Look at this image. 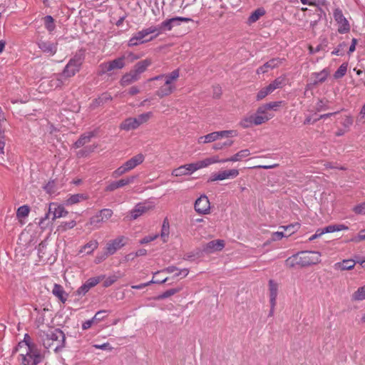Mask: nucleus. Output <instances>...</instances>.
Returning a JSON list of instances; mask_svg holds the SVG:
<instances>
[{
  "label": "nucleus",
  "mask_w": 365,
  "mask_h": 365,
  "mask_svg": "<svg viewBox=\"0 0 365 365\" xmlns=\"http://www.w3.org/2000/svg\"><path fill=\"white\" fill-rule=\"evenodd\" d=\"M281 63V61L279 58H273L265 63L263 66L257 68V73H264L268 71L269 69H273L277 67Z\"/></svg>",
  "instance_id": "c756f323"
},
{
  "label": "nucleus",
  "mask_w": 365,
  "mask_h": 365,
  "mask_svg": "<svg viewBox=\"0 0 365 365\" xmlns=\"http://www.w3.org/2000/svg\"><path fill=\"white\" fill-rule=\"evenodd\" d=\"M324 230L323 229H319L316 231L315 234L313 235L312 237H309V241H312L319 237H321L322 235H324Z\"/></svg>",
  "instance_id": "338daca9"
},
{
  "label": "nucleus",
  "mask_w": 365,
  "mask_h": 365,
  "mask_svg": "<svg viewBox=\"0 0 365 365\" xmlns=\"http://www.w3.org/2000/svg\"><path fill=\"white\" fill-rule=\"evenodd\" d=\"M30 209L28 205H22L19 207L16 212V217L20 218H24L27 217L29 214Z\"/></svg>",
  "instance_id": "a18cd8bd"
},
{
  "label": "nucleus",
  "mask_w": 365,
  "mask_h": 365,
  "mask_svg": "<svg viewBox=\"0 0 365 365\" xmlns=\"http://www.w3.org/2000/svg\"><path fill=\"white\" fill-rule=\"evenodd\" d=\"M169 234H170V225H169L168 220L167 218H165L163 220L161 232H160L161 239L163 240V241L164 242L168 241Z\"/></svg>",
  "instance_id": "a19ab883"
},
{
  "label": "nucleus",
  "mask_w": 365,
  "mask_h": 365,
  "mask_svg": "<svg viewBox=\"0 0 365 365\" xmlns=\"http://www.w3.org/2000/svg\"><path fill=\"white\" fill-rule=\"evenodd\" d=\"M237 135V132L234 130L215 131L207 134L203 136H200L197 139L199 144H206L215 142L220 138H232Z\"/></svg>",
  "instance_id": "0eeeda50"
},
{
  "label": "nucleus",
  "mask_w": 365,
  "mask_h": 365,
  "mask_svg": "<svg viewBox=\"0 0 365 365\" xmlns=\"http://www.w3.org/2000/svg\"><path fill=\"white\" fill-rule=\"evenodd\" d=\"M181 290H182V287L170 289L165 291L163 294L158 295V297H155V299L158 300L168 298L172 295H174L175 294L180 292Z\"/></svg>",
  "instance_id": "c03bdc74"
},
{
  "label": "nucleus",
  "mask_w": 365,
  "mask_h": 365,
  "mask_svg": "<svg viewBox=\"0 0 365 365\" xmlns=\"http://www.w3.org/2000/svg\"><path fill=\"white\" fill-rule=\"evenodd\" d=\"M145 160V156L142 153H139L126 162H125L123 164L126 167L128 171H130L133 170L135 168H136L138 165L143 163V162Z\"/></svg>",
  "instance_id": "393cba45"
},
{
  "label": "nucleus",
  "mask_w": 365,
  "mask_h": 365,
  "mask_svg": "<svg viewBox=\"0 0 365 365\" xmlns=\"http://www.w3.org/2000/svg\"><path fill=\"white\" fill-rule=\"evenodd\" d=\"M109 255H110L108 254L107 251L105 253H103V254L98 255L96 257L95 262L96 264H99L101 262H103V260H105Z\"/></svg>",
  "instance_id": "e2e57ef3"
},
{
  "label": "nucleus",
  "mask_w": 365,
  "mask_h": 365,
  "mask_svg": "<svg viewBox=\"0 0 365 365\" xmlns=\"http://www.w3.org/2000/svg\"><path fill=\"white\" fill-rule=\"evenodd\" d=\"M225 243L223 240H215L207 242L203 248L206 253H213L221 251L225 247Z\"/></svg>",
  "instance_id": "aec40b11"
},
{
  "label": "nucleus",
  "mask_w": 365,
  "mask_h": 365,
  "mask_svg": "<svg viewBox=\"0 0 365 365\" xmlns=\"http://www.w3.org/2000/svg\"><path fill=\"white\" fill-rule=\"evenodd\" d=\"M354 212L356 214H365V202L361 203L355 206L353 209Z\"/></svg>",
  "instance_id": "4d7b16f0"
},
{
  "label": "nucleus",
  "mask_w": 365,
  "mask_h": 365,
  "mask_svg": "<svg viewBox=\"0 0 365 365\" xmlns=\"http://www.w3.org/2000/svg\"><path fill=\"white\" fill-rule=\"evenodd\" d=\"M355 262L351 259H344L341 262H337L334 264L335 269L344 271L350 270L354 267Z\"/></svg>",
  "instance_id": "f704fd0d"
},
{
  "label": "nucleus",
  "mask_w": 365,
  "mask_h": 365,
  "mask_svg": "<svg viewBox=\"0 0 365 365\" xmlns=\"http://www.w3.org/2000/svg\"><path fill=\"white\" fill-rule=\"evenodd\" d=\"M321 262V253L319 252L304 251L289 257L286 260L287 266L294 267L297 265L307 267L317 264Z\"/></svg>",
  "instance_id": "7ed1b4c3"
},
{
  "label": "nucleus",
  "mask_w": 365,
  "mask_h": 365,
  "mask_svg": "<svg viewBox=\"0 0 365 365\" xmlns=\"http://www.w3.org/2000/svg\"><path fill=\"white\" fill-rule=\"evenodd\" d=\"M108 313L107 310H101L96 313L94 317L92 318V319L94 321L95 323H98L101 321H102L104 318L106 317V314Z\"/></svg>",
  "instance_id": "603ef678"
},
{
  "label": "nucleus",
  "mask_w": 365,
  "mask_h": 365,
  "mask_svg": "<svg viewBox=\"0 0 365 365\" xmlns=\"http://www.w3.org/2000/svg\"><path fill=\"white\" fill-rule=\"evenodd\" d=\"M88 198V195L85 194L78 193L68 196L66 200L65 204L66 205H73L74 204L78 203L81 201L86 200Z\"/></svg>",
  "instance_id": "72a5a7b5"
},
{
  "label": "nucleus",
  "mask_w": 365,
  "mask_h": 365,
  "mask_svg": "<svg viewBox=\"0 0 365 365\" xmlns=\"http://www.w3.org/2000/svg\"><path fill=\"white\" fill-rule=\"evenodd\" d=\"M66 79L63 73L55 74L52 79L50 81V86L51 88H61Z\"/></svg>",
  "instance_id": "c9c22d12"
},
{
  "label": "nucleus",
  "mask_w": 365,
  "mask_h": 365,
  "mask_svg": "<svg viewBox=\"0 0 365 365\" xmlns=\"http://www.w3.org/2000/svg\"><path fill=\"white\" fill-rule=\"evenodd\" d=\"M76 225V222L75 220H71L70 222H61V224L58 226V229L62 231H66L68 229H71L74 227Z\"/></svg>",
  "instance_id": "3c124183"
},
{
  "label": "nucleus",
  "mask_w": 365,
  "mask_h": 365,
  "mask_svg": "<svg viewBox=\"0 0 365 365\" xmlns=\"http://www.w3.org/2000/svg\"><path fill=\"white\" fill-rule=\"evenodd\" d=\"M353 123V119L350 116H346L342 122V125L346 127H350Z\"/></svg>",
  "instance_id": "0e129e2a"
},
{
  "label": "nucleus",
  "mask_w": 365,
  "mask_h": 365,
  "mask_svg": "<svg viewBox=\"0 0 365 365\" xmlns=\"http://www.w3.org/2000/svg\"><path fill=\"white\" fill-rule=\"evenodd\" d=\"M98 247V242L96 240H91L83 246L79 250L80 253L86 252L91 254Z\"/></svg>",
  "instance_id": "4c0bfd02"
},
{
  "label": "nucleus",
  "mask_w": 365,
  "mask_h": 365,
  "mask_svg": "<svg viewBox=\"0 0 365 365\" xmlns=\"http://www.w3.org/2000/svg\"><path fill=\"white\" fill-rule=\"evenodd\" d=\"M162 272H165L168 274L174 273V277H185L187 276L189 273V270L187 268H184L182 269H179L178 267L175 266H170L161 271Z\"/></svg>",
  "instance_id": "7c9ffc66"
},
{
  "label": "nucleus",
  "mask_w": 365,
  "mask_h": 365,
  "mask_svg": "<svg viewBox=\"0 0 365 365\" xmlns=\"http://www.w3.org/2000/svg\"><path fill=\"white\" fill-rule=\"evenodd\" d=\"M135 118H128L120 124V129L130 131L138 128Z\"/></svg>",
  "instance_id": "2f4dec72"
},
{
  "label": "nucleus",
  "mask_w": 365,
  "mask_h": 365,
  "mask_svg": "<svg viewBox=\"0 0 365 365\" xmlns=\"http://www.w3.org/2000/svg\"><path fill=\"white\" fill-rule=\"evenodd\" d=\"M18 359L22 365H37L42 359L36 345H29L26 341H20L16 348Z\"/></svg>",
  "instance_id": "f03ea898"
},
{
  "label": "nucleus",
  "mask_w": 365,
  "mask_h": 365,
  "mask_svg": "<svg viewBox=\"0 0 365 365\" xmlns=\"http://www.w3.org/2000/svg\"><path fill=\"white\" fill-rule=\"evenodd\" d=\"M100 282V279L98 277H93L88 279L82 286H81L78 290L77 293L79 295L86 294L90 289L95 287Z\"/></svg>",
  "instance_id": "b1692460"
},
{
  "label": "nucleus",
  "mask_w": 365,
  "mask_h": 365,
  "mask_svg": "<svg viewBox=\"0 0 365 365\" xmlns=\"http://www.w3.org/2000/svg\"><path fill=\"white\" fill-rule=\"evenodd\" d=\"M135 178V176L133 175L120 179L118 181H113L106 187L105 190L106 192H113L120 187H123L125 185L133 183Z\"/></svg>",
  "instance_id": "a211bd4d"
},
{
  "label": "nucleus",
  "mask_w": 365,
  "mask_h": 365,
  "mask_svg": "<svg viewBox=\"0 0 365 365\" xmlns=\"http://www.w3.org/2000/svg\"><path fill=\"white\" fill-rule=\"evenodd\" d=\"M269 301L270 305L273 307L276 306L277 297L278 294V284L272 279L269 281Z\"/></svg>",
  "instance_id": "a878e982"
},
{
  "label": "nucleus",
  "mask_w": 365,
  "mask_h": 365,
  "mask_svg": "<svg viewBox=\"0 0 365 365\" xmlns=\"http://www.w3.org/2000/svg\"><path fill=\"white\" fill-rule=\"evenodd\" d=\"M125 57L123 56L113 61L101 63L99 66L100 73H106L115 69H122L125 66Z\"/></svg>",
  "instance_id": "9b49d317"
},
{
  "label": "nucleus",
  "mask_w": 365,
  "mask_h": 365,
  "mask_svg": "<svg viewBox=\"0 0 365 365\" xmlns=\"http://www.w3.org/2000/svg\"><path fill=\"white\" fill-rule=\"evenodd\" d=\"M324 232L325 233H331L334 232H336V225H330L323 228Z\"/></svg>",
  "instance_id": "69168bd1"
},
{
  "label": "nucleus",
  "mask_w": 365,
  "mask_h": 365,
  "mask_svg": "<svg viewBox=\"0 0 365 365\" xmlns=\"http://www.w3.org/2000/svg\"><path fill=\"white\" fill-rule=\"evenodd\" d=\"M328 76L329 72L326 69H324L319 73H313L311 76V80L312 81V83L314 85H317L324 82Z\"/></svg>",
  "instance_id": "473e14b6"
},
{
  "label": "nucleus",
  "mask_w": 365,
  "mask_h": 365,
  "mask_svg": "<svg viewBox=\"0 0 365 365\" xmlns=\"http://www.w3.org/2000/svg\"><path fill=\"white\" fill-rule=\"evenodd\" d=\"M159 29L150 26L135 33L129 40V46H135L145 42L152 41L159 36Z\"/></svg>",
  "instance_id": "423d86ee"
},
{
  "label": "nucleus",
  "mask_w": 365,
  "mask_h": 365,
  "mask_svg": "<svg viewBox=\"0 0 365 365\" xmlns=\"http://www.w3.org/2000/svg\"><path fill=\"white\" fill-rule=\"evenodd\" d=\"M284 83H285L284 77H279L268 85L269 90L272 91V92H273L277 88H282L283 86V85H284Z\"/></svg>",
  "instance_id": "79ce46f5"
},
{
  "label": "nucleus",
  "mask_w": 365,
  "mask_h": 365,
  "mask_svg": "<svg viewBox=\"0 0 365 365\" xmlns=\"http://www.w3.org/2000/svg\"><path fill=\"white\" fill-rule=\"evenodd\" d=\"M195 172V169L193 163L186 164L184 165H181L178 168L174 169L172 171V175L175 177H180L183 175H187L193 173Z\"/></svg>",
  "instance_id": "4be33fe9"
},
{
  "label": "nucleus",
  "mask_w": 365,
  "mask_h": 365,
  "mask_svg": "<svg viewBox=\"0 0 365 365\" xmlns=\"http://www.w3.org/2000/svg\"><path fill=\"white\" fill-rule=\"evenodd\" d=\"M44 24H45V27L50 32L53 31L55 29L53 19L51 16H46L44 18Z\"/></svg>",
  "instance_id": "09e8293b"
},
{
  "label": "nucleus",
  "mask_w": 365,
  "mask_h": 365,
  "mask_svg": "<svg viewBox=\"0 0 365 365\" xmlns=\"http://www.w3.org/2000/svg\"><path fill=\"white\" fill-rule=\"evenodd\" d=\"M93 347L98 349H102V350H108L111 351L113 349V347L110 346L109 343H104L102 344H94Z\"/></svg>",
  "instance_id": "052dcab7"
},
{
  "label": "nucleus",
  "mask_w": 365,
  "mask_h": 365,
  "mask_svg": "<svg viewBox=\"0 0 365 365\" xmlns=\"http://www.w3.org/2000/svg\"><path fill=\"white\" fill-rule=\"evenodd\" d=\"M351 299L354 301H361L365 299V285L358 288L352 294Z\"/></svg>",
  "instance_id": "37998d69"
},
{
  "label": "nucleus",
  "mask_w": 365,
  "mask_h": 365,
  "mask_svg": "<svg viewBox=\"0 0 365 365\" xmlns=\"http://www.w3.org/2000/svg\"><path fill=\"white\" fill-rule=\"evenodd\" d=\"M239 170L237 169H231L227 170L220 171L217 173H213L210 180L212 182L217 180H224L226 179H232L238 176Z\"/></svg>",
  "instance_id": "dca6fc26"
},
{
  "label": "nucleus",
  "mask_w": 365,
  "mask_h": 365,
  "mask_svg": "<svg viewBox=\"0 0 365 365\" xmlns=\"http://www.w3.org/2000/svg\"><path fill=\"white\" fill-rule=\"evenodd\" d=\"M153 113L149 111L146 113H141L138 115L137 117H135V119L137 121V125L139 128L140 125L147 123L150 119L153 117Z\"/></svg>",
  "instance_id": "58836bf2"
},
{
  "label": "nucleus",
  "mask_w": 365,
  "mask_h": 365,
  "mask_svg": "<svg viewBox=\"0 0 365 365\" xmlns=\"http://www.w3.org/2000/svg\"><path fill=\"white\" fill-rule=\"evenodd\" d=\"M68 213V211L63 205L54 202L50 203L48 212L45 215L44 217L41 219L39 224H42L44 220H47L50 214L53 215L52 220H55L57 218L66 217Z\"/></svg>",
  "instance_id": "9d476101"
},
{
  "label": "nucleus",
  "mask_w": 365,
  "mask_h": 365,
  "mask_svg": "<svg viewBox=\"0 0 365 365\" xmlns=\"http://www.w3.org/2000/svg\"><path fill=\"white\" fill-rule=\"evenodd\" d=\"M158 237V235H152V236H146L145 237H143L140 241V244H147L151 241H153L155 240L157 237Z\"/></svg>",
  "instance_id": "680f3d73"
},
{
  "label": "nucleus",
  "mask_w": 365,
  "mask_h": 365,
  "mask_svg": "<svg viewBox=\"0 0 365 365\" xmlns=\"http://www.w3.org/2000/svg\"><path fill=\"white\" fill-rule=\"evenodd\" d=\"M140 78V77L132 69L122 76L120 83L122 86H127L138 81Z\"/></svg>",
  "instance_id": "5701e85b"
},
{
  "label": "nucleus",
  "mask_w": 365,
  "mask_h": 365,
  "mask_svg": "<svg viewBox=\"0 0 365 365\" xmlns=\"http://www.w3.org/2000/svg\"><path fill=\"white\" fill-rule=\"evenodd\" d=\"M83 60L80 56H74L66 64L62 73L65 78H71L80 71Z\"/></svg>",
  "instance_id": "1a4fd4ad"
},
{
  "label": "nucleus",
  "mask_w": 365,
  "mask_h": 365,
  "mask_svg": "<svg viewBox=\"0 0 365 365\" xmlns=\"http://www.w3.org/2000/svg\"><path fill=\"white\" fill-rule=\"evenodd\" d=\"M125 244V238L123 236H119L114 240H110L106 244V250L110 255H113L117 250L123 247Z\"/></svg>",
  "instance_id": "f3484780"
},
{
  "label": "nucleus",
  "mask_w": 365,
  "mask_h": 365,
  "mask_svg": "<svg viewBox=\"0 0 365 365\" xmlns=\"http://www.w3.org/2000/svg\"><path fill=\"white\" fill-rule=\"evenodd\" d=\"M265 14V10L263 8H258L255 10L249 16L247 22L249 24H252L258 21L260 17Z\"/></svg>",
  "instance_id": "e433bc0d"
},
{
  "label": "nucleus",
  "mask_w": 365,
  "mask_h": 365,
  "mask_svg": "<svg viewBox=\"0 0 365 365\" xmlns=\"http://www.w3.org/2000/svg\"><path fill=\"white\" fill-rule=\"evenodd\" d=\"M272 93V91H269V87L268 86L262 88L258 93H257V99L258 101H260L262 99H263L264 98H265L268 94Z\"/></svg>",
  "instance_id": "864d4df0"
},
{
  "label": "nucleus",
  "mask_w": 365,
  "mask_h": 365,
  "mask_svg": "<svg viewBox=\"0 0 365 365\" xmlns=\"http://www.w3.org/2000/svg\"><path fill=\"white\" fill-rule=\"evenodd\" d=\"M299 228V224L295 223V224H290L287 226H280L279 229L283 230L284 231H287L289 232L287 236H289L292 234H294L295 232L297 231V230Z\"/></svg>",
  "instance_id": "49530a36"
},
{
  "label": "nucleus",
  "mask_w": 365,
  "mask_h": 365,
  "mask_svg": "<svg viewBox=\"0 0 365 365\" xmlns=\"http://www.w3.org/2000/svg\"><path fill=\"white\" fill-rule=\"evenodd\" d=\"M38 47L49 56H53L57 51V43L40 39L37 42Z\"/></svg>",
  "instance_id": "6ab92c4d"
},
{
  "label": "nucleus",
  "mask_w": 365,
  "mask_h": 365,
  "mask_svg": "<svg viewBox=\"0 0 365 365\" xmlns=\"http://www.w3.org/2000/svg\"><path fill=\"white\" fill-rule=\"evenodd\" d=\"M250 151L248 149L241 150L229 158L222 159V163L227 162H237L242 160L243 158H247L250 155Z\"/></svg>",
  "instance_id": "cd10ccee"
},
{
  "label": "nucleus",
  "mask_w": 365,
  "mask_h": 365,
  "mask_svg": "<svg viewBox=\"0 0 365 365\" xmlns=\"http://www.w3.org/2000/svg\"><path fill=\"white\" fill-rule=\"evenodd\" d=\"M365 240V230H363L359 232L357 236L353 237L351 241L354 242H359Z\"/></svg>",
  "instance_id": "13d9d810"
},
{
  "label": "nucleus",
  "mask_w": 365,
  "mask_h": 365,
  "mask_svg": "<svg viewBox=\"0 0 365 365\" xmlns=\"http://www.w3.org/2000/svg\"><path fill=\"white\" fill-rule=\"evenodd\" d=\"M334 18L338 24L339 33L346 34L349 31L350 25L340 9H335L334 11Z\"/></svg>",
  "instance_id": "f8f14e48"
},
{
  "label": "nucleus",
  "mask_w": 365,
  "mask_h": 365,
  "mask_svg": "<svg viewBox=\"0 0 365 365\" xmlns=\"http://www.w3.org/2000/svg\"><path fill=\"white\" fill-rule=\"evenodd\" d=\"M195 211L201 215H207L210 211V203L208 197L203 195L198 197L195 202Z\"/></svg>",
  "instance_id": "2eb2a0df"
},
{
  "label": "nucleus",
  "mask_w": 365,
  "mask_h": 365,
  "mask_svg": "<svg viewBox=\"0 0 365 365\" xmlns=\"http://www.w3.org/2000/svg\"><path fill=\"white\" fill-rule=\"evenodd\" d=\"M272 117L273 114L269 112H266L265 108H263L261 106L257 108L255 114L242 119V121L240 122V125H242V127L247 128L251 127L253 125H261L268 121Z\"/></svg>",
  "instance_id": "39448f33"
},
{
  "label": "nucleus",
  "mask_w": 365,
  "mask_h": 365,
  "mask_svg": "<svg viewBox=\"0 0 365 365\" xmlns=\"http://www.w3.org/2000/svg\"><path fill=\"white\" fill-rule=\"evenodd\" d=\"M222 163V159H220L217 155H213L210 158H205L202 160L193 163L195 171L208 167L210 165Z\"/></svg>",
  "instance_id": "412c9836"
},
{
  "label": "nucleus",
  "mask_w": 365,
  "mask_h": 365,
  "mask_svg": "<svg viewBox=\"0 0 365 365\" xmlns=\"http://www.w3.org/2000/svg\"><path fill=\"white\" fill-rule=\"evenodd\" d=\"M113 212L111 209L104 208L99 210L94 216L90 218L87 225L93 226L94 229H98L103 222L112 217Z\"/></svg>",
  "instance_id": "6e6552de"
},
{
  "label": "nucleus",
  "mask_w": 365,
  "mask_h": 365,
  "mask_svg": "<svg viewBox=\"0 0 365 365\" xmlns=\"http://www.w3.org/2000/svg\"><path fill=\"white\" fill-rule=\"evenodd\" d=\"M180 76V71L178 69L173 71L168 74L159 75L155 77L150 78L148 81H159L164 80V83L160 86L156 91L155 95L162 98L172 94L175 90L174 83L178 80Z\"/></svg>",
  "instance_id": "20e7f679"
},
{
  "label": "nucleus",
  "mask_w": 365,
  "mask_h": 365,
  "mask_svg": "<svg viewBox=\"0 0 365 365\" xmlns=\"http://www.w3.org/2000/svg\"><path fill=\"white\" fill-rule=\"evenodd\" d=\"M93 136L92 133H88L83 134L81 135L79 139L74 143V147L76 148H81L85 144L89 143Z\"/></svg>",
  "instance_id": "ea45409f"
},
{
  "label": "nucleus",
  "mask_w": 365,
  "mask_h": 365,
  "mask_svg": "<svg viewBox=\"0 0 365 365\" xmlns=\"http://www.w3.org/2000/svg\"><path fill=\"white\" fill-rule=\"evenodd\" d=\"M346 70H347V64L346 63H342L339 68L337 69V71L334 73V78H340L341 77H343L346 73Z\"/></svg>",
  "instance_id": "8fccbe9b"
},
{
  "label": "nucleus",
  "mask_w": 365,
  "mask_h": 365,
  "mask_svg": "<svg viewBox=\"0 0 365 365\" xmlns=\"http://www.w3.org/2000/svg\"><path fill=\"white\" fill-rule=\"evenodd\" d=\"M152 63L151 58H145L135 63L133 70L140 77V75L147 70Z\"/></svg>",
  "instance_id": "bb28decb"
},
{
  "label": "nucleus",
  "mask_w": 365,
  "mask_h": 365,
  "mask_svg": "<svg viewBox=\"0 0 365 365\" xmlns=\"http://www.w3.org/2000/svg\"><path fill=\"white\" fill-rule=\"evenodd\" d=\"M281 103L282 102H280V101L271 102V103L264 104L262 106L263 108H265L266 112H268L269 110H276V108L280 106Z\"/></svg>",
  "instance_id": "5fc2aeb1"
},
{
  "label": "nucleus",
  "mask_w": 365,
  "mask_h": 365,
  "mask_svg": "<svg viewBox=\"0 0 365 365\" xmlns=\"http://www.w3.org/2000/svg\"><path fill=\"white\" fill-rule=\"evenodd\" d=\"M94 321L91 319H89V320H87L85 322L83 323L82 324V329L83 330H86L88 329H89L92 325L93 324H94Z\"/></svg>",
  "instance_id": "774afa93"
},
{
  "label": "nucleus",
  "mask_w": 365,
  "mask_h": 365,
  "mask_svg": "<svg viewBox=\"0 0 365 365\" xmlns=\"http://www.w3.org/2000/svg\"><path fill=\"white\" fill-rule=\"evenodd\" d=\"M38 336L46 349H52L55 352L65 346V335L59 329H50L47 331L40 330Z\"/></svg>",
  "instance_id": "f257e3e1"
},
{
  "label": "nucleus",
  "mask_w": 365,
  "mask_h": 365,
  "mask_svg": "<svg viewBox=\"0 0 365 365\" xmlns=\"http://www.w3.org/2000/svg\"><path fill=\"white\" fill-rule=\"evenodd\" d=\"M52 294L63 303H65L68 299V294L65 292L63 287L58 284H54Z\"/></svg>",
  "instance_id": "c85d7f7f"
},
{
  "label": "nucleus",
  "mask_w": 365,
  "mask_h": 365,
  "mask_svg": "<svg viewBox=\"0 0 365 365\" xmlns=\"http://www.w3.org/2000/svg\"><path fill=\"white\" fill-rule=\"evenodd\" d=\"M128 172L129 171L128 170L125 165L123 164L112 173V177L114 178H117Z\"/></svg>",
  "instance_id": "de8ad7c7"
},
{
  "label": "nucleus",
  "mask_w": 365,
  "mask_h": 365,
  "mask_svg": "<svg viewBox=\"0 0 365 365\" xmlns=\"http://www.w3.org/2000/svg\"><path fill=\"white\" fill-rule=\"evenodd\" d=\"M287 237L283 231H277L272 234V240L277 241L281 240L282 237Z\"/></svg>",
  "instance_id": "6e6d98bb"
},
{
  "label": "nucleus",
  "mask_w": 365,
  "mask_h": 365,
  "mask_svg": "<svg viewBox=\"0 0 365 365\" xmlns=\"http://www.w3.org/2000/svg\"><path fill=\"white\" fill-rule=\"evenodd\" d=\"M147 254V250L145 249H140L136 251L134 254H130L128 255V257L133 259L135 257L145 256Z\"/></svg>",
  "instance_id": "bf43d9fd"
},
{
  "label": "nucleus",
  "mask_w": 365,
  "mask_h": 365,
  "mask_svg": "<svg viewBox=\"0 0 365 365\" xmlns=\"http://www.w3.org/2000/svg\"><path fill=\"white\" fill-rule=\"evenodd\" d=\"M154 208V205L150 202H144L137 204L130 211V219L136 220L138 217Z\"/></svg>",
  "instance_id": "ddd939ff"
},
{
  "label": "nucleus",
  "mask_w": 365,
  "mask_h": 365,
  "mask_svg": "<svg viewBox=\"0 0 365 365\" xmlns=\"http://www.w3.org/2000/svg\"><path fill=\"white\" fill-rule=\"evenodd\" d=\"M192 19L186 17H174L170 19H167L163 21L159 26H153L154 27L159 29V35L162 34L164 31H170L173 26H175V21H183V22H190Z\"/></svg>",
  "instance_id": "4468645a"
}]
</instances>
